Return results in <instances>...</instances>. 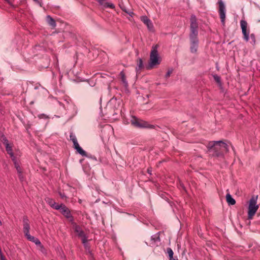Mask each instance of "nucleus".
<instances>
[{
    "label": "nucleus",
    "instance_id": "nucleus-1",
    "mask_svg": "<svg viewBox=\"0 0 260 260\" xmlns=\"http://www.w3.org/2000/svg\"><path fill=\"white\" fill-rule=\"evenodd\" d=\"M190 33L189 35V39L190 41V52L192 53L197 52L198 45L199 40L198 35V24L196 17L194 15H192L190 19Z\"/></svg>",
    "mask_w": 260,
    "mask_h": 260
},
{
    "label": "nucleus",
    "instance_id": "nucleus-2",
    "mask_svg": "<svg viewBox=\"0 0 260 260\" xmlns=\"http://www.w3.org/2000/svg\"><path fill=\"white\" fill-rule=\"evenodd\" d=\"M207 147L213 156H222L224 152L229 151L228 145L222 141H210L208 142Z\"/></svg>",
    "mask_w": 260,
    "mask_h": 260
},
{
    "label": "nucleus",
    "instance_id": "nucleus-3",
    "mask_svg": "<svg viewBox=\"0 0 260 260\" xmlns=\"http://www.w3.org/2000/svg\"><path fill=\"white\" fill-rule=\"evenodd\" d=\"M157 48V45H155L152 47L150 54V61L149 64L146 66L147 70H151L155 66L160 64V63Z\"/></svg>",
    "mask_w": 260,
    "mask_h": 260
},
{
    "label": "nucleus",
    "instance_id": "nucleus-4",
    "mask_svg": "<svg viewBox=\"0 0 260 260\" xmlns=\"http://www.w3.org/2000/svg\"><path fill=\"white\" fill-rule=\"evenodd\" d=\"M240 25L244 40L248 42L250 39V43L253 45H254L256 42L255 37L254 34H251L249 36V30H247V22L244 20H241L240 21Z\"/></svg>",
    "mask_w": 260,
    "mask_h": 260
},
{
    "label": "nucleus",
    "instance_id": "nucleus-5",
    "mask_svg": "<svg viewBox=\"0 0 260 260\" xmlns=\"http://www.w3.org/2000/svg\"><path fill=\"white\" fill-rule=\"evenodd\" d=\"M257 199L258 195H253L249 200L248 211V219L252 218L259 208V205L257 204Z\"/></svg>",
    "mask_w": 260,
    "mask_h": 260
},
{
    "label": "nucleus",
    "instance_id": "nucleus-6",
    "mask_svg": "<svg viewBox=\"0 0 260 260\" xmlns=\"http://www.w3.org/2000/svg\"><path fill=\"white\" fill-rule=\"evenodd\" d=\"M132 124L138 128H153L154 125L148 123L147 122L137 118L135 116H132L131 120Z\"/></svg>",
    "mask_w": 260,
    "mask_h": 260
},
{
    "label": "nucleus",
    "instance_id": "nucleus-7",
    "mask_svg": "<svg viewBox=\"0 0 260 260\" xmlns=\"http://www.w3.org/2000/svg\"><path fill=\"white\" fill-rule=\"evenodd\" d=\"M70 139L73 143L74 149L76 150L77 152L80 154L82 156L88 157L85 151H84L79 145L77 138L75 134L71 133L70 135Z\"/></svg>",
    "mask_w": 260,
    "mask_h": 260
},
{
    "label": "nucleus",
    "instance_id": "nucleus-8",
    "mask_svg": "<svg viewBox=\"0 0 260 260\" xmlns=\"http://www.w3.org/2000/svg\"><path fill=\"white\" fill-rule=\"evenodd\" d=\"M71 223L73 225V228L75 232L76 233L78 236L81 238L82 243L85 246H86L87 244V239L85 233L81 229V227L77 225L74 221Z\"/></svg>",
    "mask_w": 260,
    "mask_h": 260
},
{
    "label": "nucleus",
    "instance_id": "nucleus-9",
    "mask_svg": "<svg viewBox=\"0 0 260 260\" xmlns=\"http://www.w3.org/2000/svg\"><path fill=\"white\" fill-rule=\"evenodd\" d=\"M59 210H60V212L69 219L70 222L71 223L74 222V218L71 214L70 209L64 204H60V207Z\"/></svg>",
    "mask_w": 260,
    "mask_h": 260
},
{
    "label": "nucleus",
    "instance_id": "nucleus-10",
    "mask_svg": "<svg viewBox=\"0 0 260 260\" xmlns=\"http://www.w3.org/2000/svg\"><path fill=\"white\" fill-rule=\"evenodd\" d=\"M219 3V13L220 18L221 19V22L222 25L225 24V19L226 16V10L225 7L223 2L221 0L218 2Z\"/></svg>",
    "mask_w": 260,
    "mask_h": 260
},
{
    "label": "nucleus",
    "instance_id": "nucleus-11",
    "mask_svg": "<svg viewBox=\"0 0 260 260\" xmlns=\"http://www.w3.org/2000/svg\"><path fill=\"white\" fill-rule=\"evenodd\" d=\"M141 20L147 26L149 31H153L154 30L153 24L150 19L146 16H142Z\"/></svg>",
    "mask_w": 260,
    "mask_h": 260
},
{
    "label": "nucleus",
    "instance_id": "nucleus-12",
    "mask_svg": "<svg viewBox=\"0 0 260 260\" xmlns=\"http://www.w3.org/2000/svg\"><path fill=\"white\" fill-rule=\"evenodd\" d=\"M23 230L24 235H26L29 233L30 225L28 218L27 216H24L23 218Z\"/></svg>",
    "mask_w": 260,
    "mask_h": 260
},
{
    "label": "nucleus",
    "instance_id": "nucleus-13",
    "mask_svg": "<svg viewBox=\"0 0 260 260\" xmlns=\"http://www.w3.org/2000/svg\"><path fill=\"white\" fill-rule=\"evenodd\" d=\"M45 201L46 203L52 208L57 210H59L60 209V205L57 204L52 199L47 198L45 199Z\"/></svg>",
    "mask_w": 260,
    "mask_h": 260
},
{
    "label": "nucleus",
    "instance_id": "nucleus-14",
    "mask_svg": "<svg viewBox=\"0 0 260 260\" xmlns=\"http://www.w3.org/2000/svg\"><path fill=\"white\" fill-rule=\"evenodd\" d=\"M104 8L114 9L115 6L112 3L109 2L108 0H96Z\"/></svg>",
    "mask_w": 260,
    "mask_h": 260
},
{
    "label": "nucleus",
    "instance_id": "nucleus-15",
    "mask_svg": "<svg viewBox=\"0 0 260 260\" xmlns=\"http://www.w3.org/2000/svg\"><path fill=\"white\" fill-rule=\"evenodd\" d=\"M120 75L121 77V81H122V82L123 84V86L125 88V91L127 92H129V90L128 89V82L126 80V77L125 76V74L123 72V71L120 72Z\"/></svg>",
    "mask_w": 260,
    "mask_h": 260
},
{
    "label": "nucleus",
    "instance_id": "nucleus-16",
    "mask_svg": "<svg viewBox=\"0 0 260 260\" xmlns=\"http://www.w3.org/2000/svg\"><path fill=\"white\" fill-rule=\"evenodd\" d=\"M143 67L144 65L143 60L142 58H139L137 60V67L136 68V71L137 73H138Z\"/></svg>",
    "mask_w": 260,
    "mask_h": 260
},
{
    "label": "nucleus",
    "instance_id": "nucleus-17",
    "mask_svg": "<svg viewBox=\"0 0 260 260\" xmlns=\"http://www.w3.org/2000/svg\"><path fill=\"white\" fill-rule=\"evenodd\" d=\"M226 201L229 205H234L236 203L235 199L232 197L230 193H228L226 196Z\"/></svg>",
    "mask_w": 260,
    "mask_h": 260
},
{
    "label": "nucleus",
    "instance_id": "nucleus-18",
    "mask_svg": "<svg viewBox=\"0 0 260 260\" xmlns=\"http://www.w3.org/2000/svg\"><path fill=\"white\" fill-rule=\"evenodd\" d=\"M151 241L152 242L151 244L153 245H155L157 242H159L160 239L158 234L152 235L151 237Z\"/></svg>",
    "mask_w": 260,
    "mask_h": 260
},
{
    "label": "nucleus",
    "instance_id": "nucleus-19",
    "mask_svg": "<svg viewBox=\"0 0 260 260\" xmlns=\"http://www.w3.org/2000/svg\"><path fill=\"white\" fill-rule=\"evenodd\" d=\"M47 21L48 23L52 27H55L56 26V24L55 20L50 16L48 15L47 16Z\"/></svg>",
    "mask_w": 260,
    "mask_h": 260
},
{
    "label": "nucleus",
    "instance_id": "nucleus-20",
    "mask_svg": "<svg viewBox=\"0 0 260 260\" xmlns=\"http://www.w3.org/2000/svg\"><path fill=\"white\" fill-rule=\"evenodd\" d=\"M213 77L214 79L218 83V84L219 86H221V82L220 77L219 76H218L217 75H213Z\"/></svg>",
    "mask_w": 260,
    "mask_h": 260
},
{
    "label": "nucleus",
    "instance_id": "nucleus-21",
    "mask_svg": "<svg viewBox=\"0 0 260 260\" xmlns=\"http://www.w3.org/2000/svg\"><path fill=\"white\" fill-rule=\"evenodd\" d=\"M5 146L6 151L10 155L14 154V153L13 152L12 147L10 146L9 144H7V145H6Z\"/></svg>",
    "mask_w": 260,
    "mask_h": 260
},
{
    "label": "nucleus",
    "instance_id": "nucleus-22",
    "mask_svg": "<svg viewBox=\"0 0 260 260\" xmlns=\"http://www.w3.org/2000/svg\"><path fill=\"white\" fill-rule=\"evenodd\" d=\"M167 253L168 254L169 258L173 256L174 252L171 248H168L167 249Z\"/></svg>",
    "mask_w": 260,
    "mask_h": 260
},
{
    "label": "nucleus",
    "instance_id": "nucleus-23",
    "mask_svg": "<svg viewBox=\"0 0 260 260\" xmlns=\"http://www.w3.org/2000/svg\"><path fill=\"white\" fill-rule=\"evenodd\" d=\"M25 237L27 238V239L28 240H29V241H32V242H34V241H35V240H36V238H35V237H33V236H31L29 234H29H27V235H25Z\"/></svg>",
    "mask_w": 260,
    "mask_h": 260
},
{
    "label": "nucleus",
    "instance_id": "nucleus-24",
    "mask_svg": "<svg viewBox=\"0 0 260 260\" xmlns=\"http://www.w3.org/2000/svg\"><path fill=\"white\" fill-rule=\"evenodd\" d=\"M14 164L15 167L17 171V173H20V172H21L22 171H21V169L19 166L18 162H16L15 164Z\"/></svg>",
    "mask_w": 260,
    "mask_h": 260
},
{
    "label": "nucleus",
    "instance_id": "nucleus-25",
    "mask_svg": "<svg viewBox=\"0 0 260 260\" xmlns=\"http://www.w3.org/2000/svg\"><path fill=\"white\" fill-rule=\"evenodd\" d=\"M121 9L125 12L126 13H127L129 16H133V15H134V13L132 12V11H127L125 8L124 7H121Z\"/></svg>",
    "mask_w": 260,
    "mask_h": 260
},
{
    "label": "nucleus",
    "instance_id": "nucleus-26",
    "mask_svg": "<svg viewBox=\"0 0 260 260\" xmlns=\"http://www.w3.org/2000/svg\"><path fill=\"white\" fill-rule=\"evenodd\" d=\"M70 106H71V108L73 110V111L74 112L73 115H76L77 113V107L74 104L71 105Z\"/></svg>",
    "mask_w": 260,
    "mask_h": 260
},
{
    "label": "nucleus",
    "instance_id": "nucleus-27",
    "mask_svg": "<svg viewBox=\"0 0 260 260\" xmlns=\"http://www.w3.org/2000/svg\"><path fill=\"white\" fill-rule=\"evenodd\" d=\"M38 118L40 119H48L49 118L48 116L45 114H40L38 115Z\"/></svg>",
    "mask_w": 260,
    "mask_h": 260
},
{
    "label": "nucleus",
    "instance_id": "nucleus-28",
    "mask_svg": "<svg viewBox=\"0 0 260 260\" xmlns=\"http://www.w3.org/2000/svg\"><path fill=\"white\" fill-rule=\"evenodd\" d=\"M172 72H173V69L171 68V69L168 70V72H167V73L165 75V77L166 78H169L170 76V75L171 74Z\"/></svg>",
    "mask_w": 260,
    "mask_h": 260
},
{
    "label": "nucleus",
    "instance_id": "nucleus-29",
    "mask_svg": "<svg viewBox=\"0 0 260 260\" xmlns=\"http://www.w3.org/2000/svg\"><path fill=\"white\" fill-rule=\"evenodd\" d=\"M2 141L5 146L7 145V144H9L8 140L5 136L2 137Z\"/></svg>",
    "mask_w": 260,
    "mask_h": 260
},
{
    "label": "nucleus",
    "instance_id": "nucleus-30",
    "mask_svg": "<svg viewBox=\"0 0 260 260\" xmlns=\"http://www.w3.org/2000/svg\"><path fill=\"white\" fill-rule=\"evenodd\" d=\"M10 157H11V159H12V161H13L14 164H15V163H16V162H18V161H17V160H16V157L15 156V155H14V154H12V155H10Z\"/></svg>",
    "mask_w": 260,
    "mask_h": 260
},
{
    "label": "nucleus",
    "instance_id": "nucleus-31",
    "mask_svg": "<svg viewBox=\"0 0 260 260\" xmlns=\"http://www.w3.org/2000/svg\"><path fill=\"white\" fill-rule=\"evenodd\" d=\"M18 176H19V178L20 179V180L22 182L23 181V175H22V171L20 172V173H18Z\"/></svg>",
    "mask_w": 260,
    "mask_h": 260
},
{
    "label": "nucleus",
    "instance_id": "nucleus-32",
    "mask_svg": "<svg viewBox=\"0 0 260 260\" xmlns=\"http://www.w3.org/2000/svg\"><path fill=\"white\" fill-rule=\"evenodd\" d=\"M34 243H35L37 245H41V242L38 238H36V239L35 240V241H34Z\"/></svg>",
    "mask_w": 260,
    "mask_h": 260
},
{
    "label": "nucleus",
    "instance_id": "nucleus-33",
    "mask_svg": "<svg viewBox=\"0 0 260 260\" xmlns=\"http://www.w3.org/2000/svg\"><path fill=\"white\" fill-rule=\"evenodd\" d=\"M37 4L39 5L40 7H42L43 6V3H42V2L41 1H37L36 3Z\"/></svg>",
    "mask_w": 260,
    "mask_h": 260
},
{
    "label": "nucleus",
    "instance_id": "nucleus-34",
    "mask_svg": "<svg viewBox=\"0 0 260 260\" xmlns=\"http://www.w3.org/2000/svg\"><path fill=\"white\" fill-rule=\"evenodd\" d=\"M116 102H117V100L116 99H114V98L112 99L110 101V103H111V104L115 103Z\"/></svg>",
    "mask_w": 260,
    "mask_h": 260
},
{
    "label": "nucleus",
    "instance_id": "nucleus-35",
    "mask_svg": "<svg viewBox=\"0 0 260 260\" xmlns=\"http://www.w3.org/2000/svg\"><path fill=\"white\" fill-rule=\"evenodd\" d=\"M88 157L90 158L93 160H97V159L95 156H91V155L90 156H88Z\"/></svg>",
    "mask_w": 260,
    "mask_h": 260
},
{
    "label": "nucleus",
    "instance_id": "nucleus-36",
    "mask_svg": "<svg viewBox=\"0 0 260 260\" xmlns=\"http://www.w3.org/2000/svg\"><path fill=\"white\" fill-rule=\"evenodd\" d=\"M0 254L1 255V260H6L4 256L3 255L1 249H0Z\"/></svg>",
    "mask_w": 260,
    "mask_h": 260
},
{
    "label": "nucleus",
    "instance_id": "nucleus-37",
    "mask_svg": "<svg viewBox=\"0 0 260 260\" xmlns=\"http://www.w3.org/2000/svg\"><path fill=\"white\" fill-rule=\"evenodd\" d=\"M8 4H9L11 6H13L12 3L10 0H5Z\"/></svg>",
    "mask_w": 260,
    "mask_h": 260
},
{
    "label": "nucleus",
    "instance_id": "nucleus-38",
    "mask_svg": "<svg viewBox=\"0 0 260 260\" xmlns=\"http://www.w3.org/2000/svg\"><path fill=\"white\" fill-rule=\"evenodd\" d=\"M59 194H60V197L62 198H64L66 197V196L64 194H62L61 193H59Z\"/></svg>",
    "mask_w": 260,
    "mask_h": 260
},
{
    "label": "nucleus",
    "instance_id": "nucleus-39",
    "mask_svg": "<svg viewBox=\"0 0 260 260\" xmlns=\"http://www.w3.org/2000/svg\"><path fill=\"white\" fill-rule=\"evenodd\" d=\"M147 172L149 174H151V170L150 169H147Z\"/></svg>",
    "mask_w": 260,
    "mask_h": 260
},
{
    "label": "nucleus",
    "instance_id": "nucleus-40",
    "mask_svg": "<svg viewBox=\"0 0 260 260\" xmlns=\"http://www.w3.org/2000/svg\"><path fill=\"white\" fill-rule=\"evenodd\" d=\"M170 260H178L177 258H175L172 256V257H170Z\"/></svg>",
    "mask_w": 260,
    "mask_h": 260
},
{
    "label": "nucleus",
    "instance_id": "nucleus-41",
    "mask_svg": "<svg viewBox=\"0 0 260 260\" xmlns=\"http://www.w3.org/2000/svg\"><path fill=\"white\" fill-rule=\"evenodd\" d=\"M90 85L91 86H94V83H93L92 84L90 83Z\"/></svg>",
    "mask_w": 260,
    "mask_h": 260
},
{
    "label": "nucleus",
    "instance_id": "nucleus-42",
    "mask_svg": "<svg viewBox=\"0 0 260 260\" xmlns=\"http://www.w3.org/2000/svg\"><path fill=\"white\" fill-rule=\"evenodd\" d=\"M38 47H40V46H36L35 47V49L37 50Z\"/></svg>",
    "mask_w": 260,
    "mask_h": 260
},
{
    "label": "nucleus",
    "instance_id": "nucleus-43",
    "mask_svg": "<svg viewBox=\"0 0 260 260\" xmlns=\"http://www.w3.org/2000/svg\"><path fill=\"white\" fill-rule=\"evenodd\" d=\"M216 69H217V70H219V67L218 66L217 63H216Z\"/></svg>",
    "mask_w": 260,
    "mask_h": 260
},
{
    "label": "nucleus",
    "instance_id": "nucleus-44",
    "mask_svg": "<svg viewBox=\"0 0 260 260\" xmlns=\"http://www.w3.org/2000/svg\"><path fill=\"white\" fill-rule=\"evenodd\" d=\"M2 225V222L1 221V220H0V225Z\"/></svg>",
    "mask_w": 260,
    "mask_h": 260
},
{
    "label": "nucleus",
    "instance_id": "nucleus-45",
    "mask_svg": "<svg viewBox=\"0 0 260 260\" xmlns=\"http://www.w3.org/2000/svg\"><path fill=\"white\" fill-rule=\"evenodd\" d=\"M51 260H53V259H51Z\"/></svg>",
    "mask_w": 260,
    "mask_h": 260
}]
</instances>
